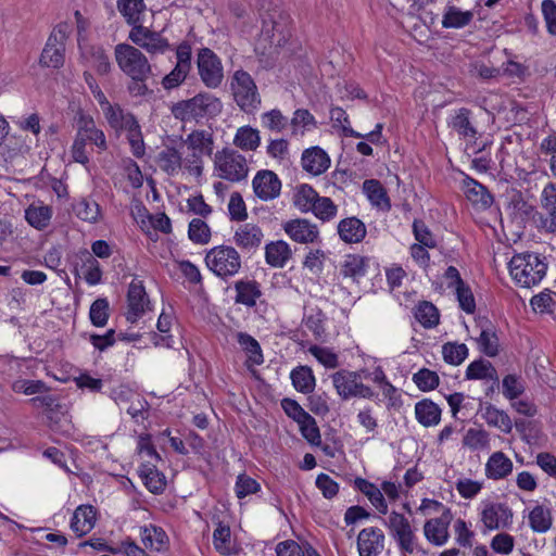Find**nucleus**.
Masks as SVG:
<instances>
[{
	"instance_id": "f257e3e1",
	"label": "nucleus",
	"mask_w": 556,
	"mask_h": 556,
	"mask_svg": "<svg viewBox=\"0 0 556 556\" xmlns=\"http://www.w3.org/2000/svg\"><path fill=\"white\" fill-rule=\"evenodd\" d=\"M222 110L223 104L218 98L210 93H199L191 99L175 103L172 113L175 118L188 122L217 116Z\"/></svg>"
},
{
	"instance_id": "f03ea898",
	"label": "nucleus",
	"mask_w": 556,
	"mask_h": 556,
	"mask_svg": "<svg viewBox=\"0 0 556 556\" xmlns=\"http://www.w3.org/2000/svg\"><path fill=\"white\" fill-rule=\"evenodd\" d=\"M509 273L517 285L530 288L538 285L546 275L547 265L535 253H522L513 256Z\"/></svg>"
},
{
	"instance_id": "7ed1b4c3",
	"label": "nucleus",
	"mask_w": 556,
	"mask_h": 556,
	"mask_svg": "<svg viewBox=\"0 0 556 556\" xmlns=\"http://www.w3.org/2000/svg\"><path fill=\"white\" fill-rule=\"evenodd\" d=\"M114 54L119 70L131 79L147 80L152 75L148 58L137 47L118 43Z\"/></svg>"
},
{
	"instance_id": "20e7f679",
	"label": "nucleus",
	"mask_w": 556,
	"mask_h": 556,
	"mask_svg": "<svg viewBox=\"0 0 556 556\" xmlns=\"http://www.w3.org/2000/svg\"><path fill=\"white\" fill-rule=\"evenodd\" d=\"M205 264L217 277L228 280L236 276L241 267L239 252L230 245H217L207 251Z\"/></svg>"
},
{
	"instance_id": "39448f33",
	"label": "nucleus",
	"mask_w": 556,
	"mask_h": 556,
	"mask_svg": "<svg viewBox=\"0 0 556 556\" xmlns=\"http://www.w3.org/2000/svg\"><path fill=\"white\" fill-rule=\"evenodd\" d=\"M214 167L219 178L230 182H240L249 175L245 156L228 148L215 153Z\"/></svg>"
},
{
	"instance_id": "423d86ee",
	"label": "nucleus",
	"mask_w": 556,
	"mask_h": 556,
	"mask_svg": "<svg viewBox=\"0 0 556 556\" xmlns=\"http://www.w3.org/2000/svg\"><path fill=\"white\" fill-rule=\"evenodd\" d=\"M233 99L245 113H254L261 105V96L251 75L242 70L236 71L231 80Z\"/></svg>"
},
{
	"instance_id": "0eeeda50",
	"label": "nucleus",
	"mask_w": 556,
	"mask_h": 556,
	"mask_svg": "<svg viewBox=\"0 0 556 556\" xmlns=\"http://www.w3.org/2000/svg\"><path fill=\"white\" fill-rule=\"evenodd\" d=\"M260 11L263 18V31L271 39L273 42L281 45L287 41L290 36L289 15L276 9H271V0H257Z\"/></svg>"
},
{
	"instance_id": "6e6552de",
	"label": "nucleus",
	"mask_w": 556,
	"mask_h": 556,
	"mask_svg": "<svg viewBox=\"0 0 556 556\" xmlns=\"http://www.w3.org/2000/svg\"><path fill=\"white\" fill-rule=\"evenodd\" d=\"M387 526L403 556L421 551L417 544L415 529L403 514L392 511L388 517Z\"/></svg>"
},
{
	"instance_id": "1a4fd4ad",
	"label": "nucleus",
	"mask_w": 556,
	"mask_h": 556,
	"mask_svg": "<svg viewBox=\"0 0 556 556\" xmlns=\"http://www.w3.org/2000/svg\"><path fill=\"white\" fill-rule=\"evenodd\" d=\"M198 71L203 84L208 88H217L224 78L219 58L208 48H202L197 59Z\"/></svg>"
},
{
	"instance_id": "9d476101",
	"label": "nucleus",
	"mask_w": 556,
	"mask_h": 556,
	"mask_svg": "<svg viewBox=\"0 0 556 556\" xmlns=\"http://www.w3.org/2000/svg\"><path fill=\"white\" fill-rule=\"evenodd\" d=\"M128 38L135 46L152 55L163 54L170 48L168 40L161 33L143 25L131 27Z\"/></svg>"
},
{
	"instance_id": "9b49d317",
	"label": "nucleus",
	"mask_w": 556,
	"mask_h": 556,
	"mask_svg": "<svg viewBox=\"0 0 556 556\" xmlns=\"http://www.w3.org/2000/svg\"><path fill=\"white\" fill-rule=\"evenodd\" d=\"M66 33L64 26L53 29L40 55V64L46 67L60 68L64 64V41Z\"/></svg>"
},
{
	"instance_id": "f8f14e48",
	"label": "nucleus",
	"mask_w": 556,
	"mask_h": 556,
	"mask_svg": "<svg viewBox=\"0 0 556 556\" xmlns=\"http://www.w3.org/2000/svg\"><path fill=\"white\" fill-rule=\"evenodd\" d=\"M127 303L128 311L126 314V319L134 324L144 314L150 304L142 281L132 280L130 282L127 292Z\"/></svg>"
},
{
	"instance_id": "ddd939ff",
	"label": "nucleus",
	"mask_w": 556,
	"mask_h": 556,
	"mask_svg": "<svg viewBox=\"0 0 556 556\" xmlns=\"http://www.w3.org/2000/svg\"><path fill=\"white\" fill-rule=\"evenodd\" d=\"M254 193L263 201L276 199L280 194L281 181L278 176L268 169L256 173L252 180Z\"/></svg>"
},
{
	"instance_id": "4468645a",
	"label": "nucleus",
	"mask_w": 556,
	"mask_h": 556,
	"mask_svg": "<svg viewBox=\"0 0 556 556\" xmlns=\"http://www.w3.org/2000/svg\"><path fill=\"white\" fill-rule=\"evenodd\" d=\"M384 534L381 529L369 527L359 531L357 549L359 556H378L384 547Z\"/></svg>"
},
{
	"instance_id": "2eb2a0df",
	"label": "nucleus",
	"mask_w": 556,
	"mask_h": 556,
	"mask_svg": "<svg viewBox=\"0 0 556 556\" xmlns=\"http://www.w3.org/2000/svg\"><path fill=\"white\" fill-rule=\"evenodd\" d=\"M452 520L450 508H445L441 517L425 522L424 533L426 539L433 545L441 546L448 540V526Z\"/></svg>"
},
{
	"instance_id": "dca6fc26",
	"label": "nucleus",
	"mask_w": 556,
	"mask_h": 556,
	"mask_svg": "<svg viewBox=\"0 0 556 556\" xmlns=\"http://www.w3.org/2000/svg\"><path fill=\"white\" fill-rule=\"evenodd\" d=\"M264 239L263 230L255 224H243L237 228L233 235L235 244L243 252L252 253L256 251Z\"/></svg>"
},
{
	"instance_id": "f3484780",
	"label": "nucleus",
	"mask_w": 556,
	"mask_h": 556,
	"mask_svg": "<svg viewBox=\"0 0 556 556\" xmlns=\"http://www.w3.org/2000/svg\"><path fill=\"white\" fill-rule=\"evenodd\" d=\"M283 229L293 241L299 243H313L319 237L317 226L305 218L289 220L283 225Z\"/></svg>"
},
{
	"instance_id": "a211bd4d",
	"label": "nucleus",
	"mask_w": 556,
	"mask_h": 556,
	"mask_svg": "<svg viewBox=\"0 0 556 556\" xmlns=\"http://www.w3.org/2000/svg\"><path fill=\"white\" fill-rule=\"evenodd\" d=\"M301 163L304 170L318 176L329 168L330 157L321 148L312 147L303 151Z\"/></svg>"
},
{
	"instance_id": "6ab92c4d",
	"label": "nucleus",
	"mask_w": 556,
	"mask_h": 556,
	"mask_svg": "<svg viewBox=\"0 0 556 556\" xmlns=\"http://www.w3.org/2000/svg\"><path fill=\"white\" fill-rule=\"evenodd\" d=\"M77 134L85 140L93 143L100 152L108 149V143L103 130L96 126L90 115L80 114L77 119Z\"/></svg>"
},
{
	"instance_id": "aec40b11",
	"label": "nucleus",
	"mask_w": 556,
	"mask_h": 556,
	"mask_svg": "<svg viewBox=\"0 0 556 556\" xmlns=\"http://www.w3.org/2000/svg\"><path fill=\"white\" fill-rule=\"evenodd\" d=\"M463 190L466 198L473 204L482 208H488L493 203V197L479 181L466 176L463 180Z\"/></svg>"
},
{
	"instance_id": "412c9836",
	"label": "nucleus",
	"mask_w": 556,
	"mask_h": 556,
	"mask_svg": "<svg viewBox=\"0 0 556 556\" xmlns=\"http://www.w3.org/2000/svg\"><path fill=\"white\" fill-rule=\"evenodd\" d=\"M184 144L190 151H195L203 156H211L214 150L213 132L206 129L192 130L184 140Z\"/></svg>"
},
{
	"instance_id": "4be33fe9",
	"label": "nucleus",
	"mask_w": 556,
	"mask_h": 556,
	"mask_svg": "<svg viewBox=\"0 0 556 556\" xmlns=\"http://www.w3.org/2000/svg\"><path fill=\"white\" fill-rule=\"evenodd\" d=\"M475 13L472 10H462L455 4L447 3L443 16L442 27L459 29L468 26L473 20Z\"/></svg>"
},
{
	"instance_id": "5701e85b",
	"label": "nucleus",
	"mask_w": 556,
	"mask_h": 556,
	"mask_svg": "<svg viewBox=\"0 0 556 556\" xmlns=\"http://www.w3.org/2000/svg\"><path fill=\"white\" fill-rule=\"evenodd\" d=\"M96 523V511L92 506L81 505L74 511L71 520V529L77 536H84L89 533Z\"/></svg>"
},
{
	"instance_id": "b1692460",
	"label": "nucleus",
	"mask_w": 556,
	"mask_h": 556,
	"mask_svg": "<svg viewBox=\"0 0 556 556\" xmlns=\"http://www.w3.org/2000/svg\"><path fill=\"white\" fill-rule=\"evenodd\" d=\"M331 378L337 393L343 400L353 397L359 383V376L357 372L340 370L334 372Z\"/></svg>"
},
{
	"instance_id": "393cba45",
	"label": "nucleus",
	"mask_w": 556,
	"mask_h": 556,
	"mask_svg": "<svg viewBox=\"0 0 556 556\" xmlns=\"http://www.w3.org/2000/svg\"><path fill=\"white\" fill-rule=\"evenodd\" d=\"M513 462L503 453H493L485 465V475L489 479L501 480L513 472Z\"/></svg>"
},
{
	"instance_id": "a878e982",
	"label": "nucleus",
	"mask_w": 556,
	"mask_h": 556,
	"mask_svg": "<svg viewBox=\"0 0 556 556\" xmlns=\"http://www.w3.org/2000/svg\"><path fill=\"white\" fill-rule=\"evenodd\" d=\"M122 130H126L127 140L130 144L131 152L136 157H142L146 153V146L141 127L131 113L126 114V122Z\"/></svg>"
},
{
	"instance_id": "bb28decb",
	"label": "nucleus",
	"mask_w": 556,
	"mask_h": 556,
	"mask_svg": "<svg viewBox=\"0 0 556 556\" xmlns=\"http://www.w3.org/2000/svg\"><path fill=\"white\" fill-rule=\"evenodd\" d=\"M338 232L344 242L358 243L366 236V226L356 217H348L339 223Z\"/></svg>"
},
{
	"instance_id": "cd10ccee",
	"label": "nucleus",
	"mask_w": 556,
	"mask_h": 556,
	"mask_svg": "<svg viewBox=\"0 0 556 556\" xmlns=\"http://www.w3.org/2000/svg\"><path fill=\"white\" fill-rule=\"evenodd\" d=\"M139 477L147 489L153 494H161L166 488V478L156 469L155 465L141 464L138 469Z\"/></svg>"
},
{
	"instance_id": "c85d7f7f",
	"label": "nucleus",
	"mask_w": 556,
	"mask_h": 556,
	"mask_svg": "<svg viewBox=\"0 0 556 556\" xmlns=\"http://www.w3.org/2000/svg\"><path fill=\"white\" fill-rule=\"evenodd\" d=\"M235 289L237 292L235 302L248 307L255 306L257 299L262 295L260 283L255 280L236 281Z\"/></svg>"
},
{
	"instance_id": "c756f323",
	"label": "nucleus",
	"mask_w": 556,
	"mask_h": 556,
	"mask_svg": "<svg viewBox=\"0 0 556 556\" xmlns=\"http://www.w3.org/2000/svg\"><path fill=\"white\" fill-rule=\"evenodd\" d=\"M291 256L292 251L286 241L278 240L265 247L266 263L273 267L282 268Z\"/></svg>"
},
{
	"instance_id": "7c9ffc66",
	"label": "nucleus",
	"mask_w": 556,
	"mask_h": 556,
	"mask_svg": "<svg viewBox=\"0 0 556 556\" xmlns=\"http://www.w3.org/2000/svg\"><path fill=\"white\" fill-rule=\"evenodd\" d=\"M83 58L92 66L99 75H108L111 72L110 58L101 46H90L83 51Z\"/></svg>"
},
{
	"instance_id": "2f4dec72",
	"label": "nucleus",
	"mask_w": 556,
	"mask_h": 556,
	"mask_svg": "<svg viewBox=\"0 0 556 556\" xmlns=\"http://www.w3.org/2000/svg\"><path fill=\"white\" fill-rule=\"evenodd\" d=\"M415 415L424 427H432L441 420V408L431 400L425 399L416 403Z\"/></svg>"
},
{
	"instance_id": "473e14b6",
	"label": "nucleus",
	"mask_w": 556,
	"mask_h": 556,
	"mask_svg": "<svg viewBox=\"0 0 556 556\" xmlns=\"http://www.w3.org/2000/svg\"><path fill=\"white\" fill-rule=\"evenodd\" d=\"M140 536L144 547L155 552H161L168 545V536L165 531L153 525L142 527Z\"/></svg>"
},
{
	"instance_id": "72a5a7b5",
	"label": "nucleus",
	"mask_w": 556,
	"mask_h": 556,
	"mask_svg": "<svg viewBox=\"0 0 556 556\" xmlns=\"http://www.w3.org/2000/svg\"><path fill=\"white\" fill-rule=\"evenodd\" d=\"M513 518L511 510L504 504H496L486 506L482 511L481 520L484 526L490 529H498L501 527V522L504 523Z\"/></svg>"
},
{
	"instance_id": "f704fd0d",
	"label": "nucleus",
	"mask_w": 556,
	"mask_h": 556,
	"mask_svg": "<svg viewBox=\"0 0 556 556\" xmlns=\"http://www.w3.org/2000/svg\"><path fill=\"white\" fill-rule=\"evenodd\" d=\"M117 10L132 27L142 25L143 0H117Z\"/></svg>"
},
{
	"instance_id": "c9c22d12",
	"label": "nucleus",
	"mask_w": 556,
	"mask_h": 556,
	"mask_svg": "<svg viewBox=\"0 0 556 556\" xmlns=\"http://www.w3.org/2000/svg\"><path fill=\"white\" fill-rule=\"evenodd\" d=\"M290 378L294 389L304 394H311L316 384L313 370L308 366H298L292 369Z\"/></svg>"
},
{
	"instance_id": "e433bc0d",
	"label": "nucleus",
	"mask_w": 556,
	"mask_h": 556,
	"mask_svg": "<svg viewBox=\"0 0 556 556\" xmlns=\"http://www.w3.org/2000/svg\"><path fill=\"white\" fill-rule=\"evenodd\" d=\"M156 164L167 175L174 176L182 166V157L177 149L166 147L157 154Z\"/></svg>"
},
{
	"instance_id": "4c0bfd02",
	"label": "nucleus",
	"mask_w": 556,
	"mask_h": 556,
	"mask_svg": "<svg viewBox=\"0 0 556 556\" xmlns=\"http://www.w3.org/2000/svg\"><path fill=\"white\" fill-rule=\"evenodd\" d=\"M364 191L366 192L370 203L381 210H390L391 203L386 189L379 180L368 179L363 184Z\"/></svg>"
},
{
	"instance_id": "58836bf2",
	"label": "nucleus",
	"mask_w": 556,
	"mask_h": 556,
	"mask_svg": "<svg viewBox=\"0 0 556 556\" xmlns=\"http://www.w3.org/2000/svg\"><path fill=\"white\" fill-rule=\"evenodd\" d=\"M482 417L485 422L491 426L498 428L504 433H510L513 429V422L506 412L496 408L492 404H488L484 407Z\"/></svg>"
},
{
	"instance_id": "ea45409f",
	"label": "nucleus",
	"mask_w": 556,
	"mask_h": 556,
	"mask_svg": "<svg viewBox=\"0 0 556 556\" xmlns=\"http://www.w3.org/2000/svg\"><path fill=\"white\" fill-rule=\"evenodd\" d=\"M355 486L365 494L370 503L381 513L387 514L388 511V505L386 503V500L383 497V493L380 489H378L374 483L369 482L366 479L363 478H356Z\"/></svg>"
},
{
	"instance_id": "a19ab883",
	"label": "nucleus",
	"mask_w": 556,
	"mask_h": 556,
	"mask_svg": "<svg viewBox=\"0 0 556 556\" xmlns=\"http://www.w3.org/2000/svg\"><path fill=\"white\" fill-rule=\"evenodd\" d=\"M260 143V131L251 126L238 128L233 138V144L243 151H255Z\"/></svg>"
},
{
	"instance_id": "79ce46f5",
	"label": "nucleus",
	"mask_w": 556,
	"mask_h": 556,
	"mask_svg": "<svg viewBox=\"0 0 556 556\" xmlns=\"http://www.w3.org/2000/svg\"><path fill=\"white\" fill-rule=\"evenodd\" d=\"M529 525L534 532H547L553 525L551 509L543 505H536L529 514Z\"/></svg>"
},
{
	"instance_id": "37998d69",
	"label": "nucleus",
	"mask_w": 556,
	"mask_h": 556,
	"mask_svg": "<svg viewBox=\"0 0 556 556\" xmlns=\"http://www.w3.org/2000/svg\"><path fill=\"white\" fill-rule=\"evenodd\" d=\"M470 110L466 108L459 109L452 117L450 126L462 137L475 138L477 129L470 122Z\"/></svg>"
},
{
	"instance_id": "c03bdc74",
	"label": "nucleus",
	"mask_w": 556,
	"mask_h": 556,
	"mask_svg": "<svg viewBox=\"0 0 556 556\" xmlns=\"http://www.w3.org/2000/svg\"><path fill=\"white\" fill-rule=\"evenodd\" d=\"M466 378L469 380H497L496 369L489 361L478 359L470 363L466 370Z\"/></svg>"
},
{
	"instance_id": "a18cd8bd",
	"label": "nucleus",
	"mask_w": 556,
	"mask_h": 556,
	"mask_svg": "<svg viewBox=\"0 0 556 556\" xmlns=\"http://www.w3.org/2000/svg\"><path fill=\"white\" fill-rule=\"evenodd\" d=\"M73 210L79 219L91 224L97 223L101 215L99 204L90 198H81Z\"/></svg>"
},
{
	"instance_id": "49530a36",
	"label": "nucleus",
	"mask_w": 556,
	"mask_h": 556,
	"mask_svg": "<svg viewBox=\"0 0 556 556\" xmlns=\"http://www.w3.org/2000/svg\"><path fill=\"white\" fill-rule=\"evenodd\" d=\"M319 194L309 185L303 184L295 190L293 197L294 205L303 213L311 212Z\"/></svg>"
},
{
	"instance_id": "de8ad7c7",
	"label": "nucleus",
	"mask_w": 556,
	"mask_h": 556,
	"mask_svg": "<svg viewBox=\"0 0 556 556\" xmlns=\"http://www.w3.org/2000/svg\"><path fill=\"white\" fill-rule=\"evenodd\" d=\"M52 217V210L47 205H30L25 210V218L36 229L46 228Z\"/></svg>"
},
{
	"instance_id": "09e8293b",
	"label": "nucleus",
	"mask_w": 556,
	"mask_h": 556,
	"mask_svg": "<svg viewBox=\"0 0 556 556\" xmlns=\"http://www.w3.org/2000/svg\"><path fill=\"white\" fill-rule=\"evenodd\" d=\"M237 341L240 346L249 354V361L254 365H261L264 362L260 343L252 336L245 332L237 333Z\"/></svg>"
},
{
	"instance_id": "8fccbe9b",
	"label": "nucleus",
	"mask_w": 556,
	"mask_h": 556,
	"mask_svg": "<svg viewBox=\"0 0 556 556\" xmlns=\"http://www.w3.org/2000/svg\"><path fill=\"white\" fill-rule=\"evenodd\" d=\"M415 318L425 327L432 328L439 324L438 308L430 302H420L415 308Z\"/></svg>"
},
{
	"instance_id": "3c124183",
	"label": "nucleus",
	"mask_w": 556,
	"mask_h": 556,
	"mask_svg": "<svg viewBox=\"0 0 556 556\" xmlns=\"http://www.w3.org/2000/svg\"><path fill=\"white\" fill-rule=\"evenodd\" d=\"M443 359L450 365H460L468 356V348L464 343L446 342L442 346Z\"/></svg>"
},
{
	"instance_id": "603ef678",
	"label": "nucleus",
	"mask_w": 556,
	"mask_h": 556,
	"mask_svg": "<svg viewBox=\"0 0 556 556\" xmlns=\"http://www.w3.org/2000/svg\"><path fill=\"white\" fill-rule=\"evenodd\" d=\"M365 261L362 256L350 254L346 255L340 273L345 278H353L354 280L365 275Z\"/></svg>"
},
{
	"instance_id": "864d4df0",
	"label": "nucleus",
	"mask_w": 556,
	"mask_h": 556,
	"mask_svg": "<svg viewBox=\"0 0 556 556\" xmlns=\"http://www.w3.org/2000/svg\"><path fill=\"white\" fill-rule=\"evenodd\" d=\"M188 236L197 244H206L211 240V229L201 218H193L189 223Z\"/></svg>"
},
{
	"instance_id": "5fc2aeb1",
	"label": "nucleus",
	"mask_w": 556,
	"mask_h": 556,
	"mask_svg": "<svg viewBox=\"0 0 556 556\" xmlns=\"http://www.w3.org/2000/svg\"><path fill=\"white\" fill-rule=\"evenodd\" d=\"M479 349L485 355L493 357L498 353V338L492 328L482 329L477 339Z\"/></svg>"
},
{
	"instance_id": "6e6d98bb",
	"label": "nucleus",
	"mask_w": 556,
	"mask_h": 556,
	"mask_svg": "<svg viewBox=\"0 0 556 556\" xmlns=\"http://www.w3.org/2000/svg\"><path fill=\"white\" fill-rule=\"evenodd\" d=\"M413 381L419 390L427 392L434 390L440 382L439 375L428 368H421L413 375Z\"/></svg>"
},
{
	"instance_id": "4d7b16f0",
	"label": "nucleus",
	"mask_w": 556,
	"mask_h": 556,
	"mask_svg": "<svg viewBox=\"0 0 556 556\" xmlns=\"http://www.w3.org/2000/svg\"><path fill=\"white\" fill-rule=\"evenodd\" d=\"M338 206L328 197H318L314 207L311 210L313 214L323 222H329L337 215Z\"/></svg>"
},
{
	"instance_id": "13d9d810",
	"label": "nucleus",
	"mask_w": 556,
	"mask_h": 556,
	"mask_svg": "<svg viewBox=\"0 0 556 556\" xmlns=\"http://www.w3.org/2000/svg\"><path fill=\"white\" fill-rule=\"evenodd\" d=\"M90 321L96 327H104L109 319V302L105 298L97 299L90 306Z\"/></svg>"
},
{
	"instance_id": "bf43d9fd",
	"label": "nucleus",
	"mask_w": 556,
	"mask_h": 556,
	"mask_svg": "<svg viewBox=\"0 0 556 556\" xmlns=\"http://www.w3.org/2000/svg\"><path fill=\"white\" fill-rule=\"evenodd\" d=\"M488 444L489 434L483 429L469 428L463 438V445L470 450L484 448Z\"/></svg>"
},
{
	"instance_id": "052dcab7",
	"label": "nucleus",
	"mask_w": 556,
	"mask_h": 556,
	"mask_svg": "<svg viewBox=\"0 0 556 556\" xmlns=\"http://www.w3.org/2000/svg\"><path fill=\"white\" fill-rule=\"evenodd\" d=\"M330 118L334 123V126H340L343 130L344 136L352 138H359L362 134L350 127V119L346 112L339 106L330 110Z\"/></svg>"
},
{
	"instance_id": "680f3d73",
	"label": "nucleus",
	"mask_w": 556,
	"mask_h": 556,
	"mask_svg": "<svg viewBox=\"0 0 556 556\" xmlns=\"http://www.w3.org/2000/svg\"><path fill=\"white\" fill-rule=\"evenodd\" d=\"M213 543L215 548L223 555L228 554L230 549V528L223 522H218L213 532Z\"/></svg>"
},
{
	"instance_id": "e2e57ef3",
	"label": "nucleus",
	"mask_w": 556,
	"mask_h": 556,
	"mask_svg": "<svg viewBox=\"0 0 556 556\" xmlns=\"http://www.w3.org/2000/svg\"><path fill=\"white\" fill-rule=\"evenodd\" d=\"M525 392L523 381L516 375H507L503 379V394L513 401Z\"/></svg>"
},
{
	"instance_id": "0e129e2a",
	"label": "nucleus",
	"mask_w": 556,
	"mask_h": 556,
	"mask_svg": "<svg viewBox=\"0 0 556 556\" xmlns=\"http://www.w3.org/2000/svg\"><path fill=\"white\" fill-rule=\"evenodd\" d=\"M302 435L314 445L320 444V431L316 424V420L308 414L305 419L299 424Z\"/></svg>"
},
{
	"instance_id": "69168bd1",
	"label": "nucleus",
	"mask_w": 556,
	"mask_h": 556,
	"mask_svg": "<svg viewBox=\"0 0 556 556\" xmlns=\"http://www.w3.org/2000/svg\"><path fill=\"white\" fill-rule=\"evenodd\" d=\"M413 232L415 239L418 241V244L426 245L428 249H433L437 247V241L426 226V224L420 219H415L413 223Z\"/></svg>"
},
{
	"instance_id": "338daca9",
	"label": "nucleus",
	"mask_w": 556,
	"mask_h": 556,
	"mask_svg": "<svg viewBox=\"0 0 556 556\" xmlns=\"http://www.w3.org/2000/svg\"><path fill=\"white\" fill-rule=\"evenodd\" d=\"M277 556H306L305 543L299 544L293 540L279 542L276 546Z\"/></svg>"
},
{
	"instance_id": "774afa93",
	"label": "nucleus",
	"mask_w": 556,
	"mask_h": 556,
	"mask_svg": "<svg viewBox=\"0 0 556 556\" xmlns=\"http://www.w3.org/2000/svg\"><path fill=\"white\" fill-rule=\"evenodd\" d=\"M543 208L556 219V184H548L544 187L541 195Z\"/></svg>"
}]
</instances>
